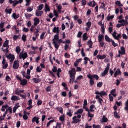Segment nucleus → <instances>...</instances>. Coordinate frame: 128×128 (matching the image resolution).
I'll return each instance as SVG.
<instances>
[{"instance_id":"nucleus-1","label":"nucleus","mask_w":128,"mask_h":128,"mask_svg":"<svg viewBox=\"0 0 128 128\" xmlns=\"http://www.w3.org/2000/svg\"><path fill=\"white\" fill-rule=\"evenodd\" d=\"M87 78H90V84L92 86H93V84H94V78H95L96 80L100 78V77H98V74H90V73H89L87 75Z\"/></svg>"},{"instance_id":"nucleus-2","label":"nucleus","mask_w":128,"mask_h":128,"mask_svg":"<svg viewBox=\"0 0 128 128\" xmlns=\"http://www.w3.org/2000/svg\"><path fill=\"white\" fill-rule=\"evenodd\" d=\"M59 36L60 34H56L54 35V38L52 39V44L54 45V48H56V50H58L60 48V45H58V42H56L58 40V39H60Z\"/></svg>"},{"instance_id":"nucleus-3","label":"nucleus","mask_w":128,"mask_h":128,"mask_svg":"<svg viewBox=\"0 0 128 128\" xmlns=\"http://www.w3.org/2000/svg\"><path fill=\"white\" fill-rule=\"evenodd\" d=\"M110 63H108L107 64L106 68L104 69V71L102 72L100 74V76L102 78H104V76H106L108 74V70H110Z\"/></svg>"},{"instance_id":"nucleus-4","label":"nucleus","mask_w":128,"mask_h":128,"mask_svg":"<svg viewBox=\"0 0 128 128\" xmlns=\"http://www.w3.org/2000/svg\"><path fill=\"white\" fill-rule=\"evenodd\" d=\"M116 34H118V33H116V31H114L112 34L113 38H114L115 40H118L120 38H122V34H118L117 36Z\"/></svg>"},{"instance_id":"nucleus-5","label":"nucleus","mask_w":128,"mask_h":128,"mask_svg":"<svg viewBox=\"0 0 128 128\" xmlns=\"http://www.w3.org/2000/svg\"><path fill=\"white\" fill-rule=\"evenodd\" d=\"M95 94H99L100 96H108V94L104 90H102L100 92L98 91H96L95 92Z\"/></svg>"},{"instance_id":"nucleus-6","label":"nucleus","mask_w":128,"mask_h":128,"mask_svg":"<svg viewBox=\"0 0 128 128\" xmlns=\"http://www.w3.org/2000/svg\"><path fill=\"white\" fill-rule=\"evenodd\" d=\"M26 58H28V53L26 52L20 53L19 55V58H20V60H22H22H26Z\"/></svg>"},{"instance_id":"nucleus-7","label":"nucleus","mask_w":128,"mask_h":128,"mask_svg":"<svg viewBox=\"0 0 128 128\" xmlns=\"http://www.w3.org/2000/svg\"><path fill=\"white\" fill-rule=\"evenodd\" d=\"M19 61L18 60H15L14 62V64H13V68L14 70H18V66H20V64H19Z\"/></svg>"},{"instance_id":"nucleus-8","label":"nucleus","mask_w":128,"mask_h":128,"mask_svg":"<svg viewBox=\"0 0 128 128\" xmlns=\"http://www.w3.org/2000/svg\"><path fill=\"white\" fill-rule=\"evenodd\" d=\"M2 68H6L8 66V62H6V58H4L2 61Z\"/></svg>"},{"instance_id":"nucleus-9","label":"nucleus","mask_w":128,"mask_h":128,"mask_svg":"<svg viewBox=\"0 0 128 128\" xmlns=\"http://www.w3.org/2000/svg\"><path fill=\"white\" fill-rule=\"evenodd\" d=\"M118 52L120 54H122V56H124V54H126V48L124 47L121 46L120 50H119Z\"/></svg>"},{"instance_id":"nucleus-10","label":"nucleus","mask_w":128,"mask_h":128,"mask_svg":"<svg viewBox=\"0 0 128 128\" xmlns=\"http://www.w3.org/2000/svg\"><path fill=\"white\" fill-rule=\"evenodd\" d=\"M32 122H36L37 124H40V118L38 117L34 116L32 120Z\"/></svg>"},{"instance_id":"nucleus-11","label":"nucleus","mask_w":128,"mask_h":128,"mask_svg":"<svg viewBox=\"0 0 128 128\" xmlns=\"http://www.w3.org/2000/svg\"><path fill=\"white\" fill-rule=\"evenodd\" d=\"M72 124H78V122H80V120L77 118H76V116H74L72 118Z\"/></svg>"},{"instance_id":"nucleus-12","label":"nucleus","mask_w":128,"mask_h":128,"mask_svg":"<svg viewBox=\"0 0 128 128\" xmlns=\"http://www.w3.org/2000/svg\"><path fill=\"white\" fill-rule=\"evenodd\" d=\"M70 84H72L74 82V80H76V76H72V72H70Z\"/></svg>"},{"instance_id":"nucleus-13","label":"nucleus","mask_w":128,"mask_h":128,"mask_svg":"<svg viewBox=\"0 0 128 128\" xmlns=\"http://www.w3.org/2000/svg\"><path fill=\"white\" fill-rule=\"evenodd\" d=\"M96 100H98V102L100 104H102V102H104V100H102V98H100V96L96 95Z\"/></svg>"},{"instance_id":"nucleus-14","label":"nucleus","mask_w":128,"mask_h":128,"mask_svg":"<svg viewBox=\"0 0 128 128\" xmlns=\"http://www.w3.org/2000/svg\"><path fill=\"white\" fill-rule=\"evenodd\" d=\"M12 9L9 8L8 6H7L5 9V12L6 14H12Z\"/></svg>"},{"instance_id":"nucleus-15","label":"nucleus","mask_w":128,"mask_h":128,"mask_svg":"<svg viewBox=\"0 0 128 128\" xmlns=\"http://www.w3.org/2000/svg\"><path fill=\"white\" fill-rule=\"evenodd\" d=\"M53 32L56 34H60V27H54L53 30Z\"/></svg>"},{"instance_id":"nucleus-16","label":"nucleus","mask_w":128,"mask_h":128,"mask_svg":"<svg viewBox=\"0 0 128 128\" xmlns=\"http://www.w3.org/2000/svg\"><path fill=\"white\" fill-rule=\"evenodd\" d=\"M34 26H38L40 24V18H38L36 17L34 19Z\"/></svg>"},{"instance_id":"nucleus-17","label":"nucleus","mask_w":128,"mask_h":128,"mask_svg":"<svg viewBox=\"0 0 128 128\" xmlns=\"http://www.w3.org/2000/svg\"><path fill=\"white\" fill-rule=\"evenodd\" d=\"M70 72H71V75L72 76H75L76 74V68H72L71 70H69L68 71L69 74H70Z\"/></svg>"},{"instance_id":"nucleus-18","label":"nucleus","mask_w":128,"mask_h":128,"mask_svg":"<svg viewBox=\"0 0 128 128\" xmlns=\"http://www.w3.org/2000/svg\"><path fill=\"white\" fill-rule=\"evenodd\" d=\"M122 72L120 71V68L117 69V70L116 71V72L114 74V78H116V76L121 74Z\"/></svg>"},{"instance_id":"nucleus-19","label":"nucleus","mask_w":128,"mask_h":128,"mask_svg":"<svg viewBox=\"0 0 128 128\" xmlns=\"http://www.w3.org/2000/svg\"><path fill=\"white\" fill-rule=\"evenodd\" d=\"M20 103L18 102L16 104L15 106L13 108V112L14 114L16 112V110L18 108H20V106H19Z\"/></svg>"},{"instance_id":"nucleus-20","label":"nucleus","mask_w":128,"mask_h":128,"mask_svg":"<svg viewBox=\"0 0 128 128\" xmlns=\"http://www.w3.org/2000/svg\"><path fill=\"white\" fill-rule=\"evenodd\" d=\"M74 112V110L72 109H69L68 112H66V115L68 116L70 118H72V114Z\"/></svg>"},{"instance_id":"nucleus-21","label":"nucleus","mask_w":128,"mask_h":128,"mask_svg":"<svg viewBox=\"0 0 128 128\" xmlns=\"http://www.w3.org/2000/svg\"><path fill=\"white\" fill-rule=\"evenodd\" d=\"M42 14H44V12L42 10H36V16H41L42 15Z\"/></svg>"},{"instance_id":"nucleus-22","label":"nucleus","mask_w":128,"mask_h":128,"mask_svg":"<svg viewBox=\"0 0 128 128\" xmlns=\"http://www.w3.org/2000/svg\"><path fill=\"white\" fill-rule=\"evenodd\" d=\"M96 58H97L98 60H104V58H106V56L104 54L103 56L98 54Z\"/></svg>"},{"instance_id":"nucleus-23","label":"nucleus","mask_w":128,"mask_h":128,"mask_svg":"<svg viewBox=\"0 0 128 128\" xmlns=\"http://www.w3.org/2000/svg\"><path fill=\"white\" fill-rule=\"evenodd\" d=\"M9 42H10V41L8 40H6L4 41V42L2 48H6V46H10V45H8Z\"/></svg>"},{"instance_id":"nucleus-24","label":"nucleus","mask_w":128,"mask_h":128,"mask_svg":"<svg viewBox=\"0 0 128 128\" xmlns=\"http://www.w3.org/2000/svg\"><path fill=\"white\" fill-rule=\"evenodd\" d=\"M20 82V84L21 86H26V84H28V80L26 79H23Z\"/></svg>"},{"instance_id":"nucleus-25","label":"nucleus","mask_w":128,"mask_h":128,"mask_svg":"<svg viewBox=\"0 0 128 128\" xmlns=\"http://www.w3.org/2000/svg\"><path fill=\"white\" fill-rule=\"evenodd\" d=\"M12 16L14 18V20H17L20 18V14H17L16 12L12 14Z\"/></svg>"},{"instance_id":"nucleus-26","label":"nucleus","mask_w":128,"mask_h":128,"mask_svg":"<svg viewBox=\"0 0 128 128\" xmlns=\"http://www.w3.org/2000/svg\"><path fill=\"white\" fill-rule=\"evenodd\" d=\"M59 120L60 122H64L66 120V116L64 114L61 115V116H60Z\"/></svg>"},{"instance_id":"nucleus-27","label":"nucleus","mask_w":128,"mask_h":128,"mask_svg":"<svg viewBox=\"0 0 128 128\" xmlns=\"http://www.w3.org/2000/svg\"><path fill=\"white\" fill-rule=\"evenodd\" d=\"M92 41V40H88V45L89 46L90 48H92V44H93Z\"/></svg>"},{"instance_id":"nucleus-28","label":"nucleus","mask_w":128,"mask_h":128,"mask_svg":"<svg viewBox=\"0 0 128 128\" xmlns=\"http://www.w3.org/2000/svg\"><path fill=\"white\" fill-rule=\"evenodd\" d=\"M104 36L102 34H100L98 36V42H101L104 40Z\"/></svg>"},{"instance_id":"nucleus-29","label":"nucleus","mask_w":128,"mask_h":128,"mask_svg":"<svg viewBox=\"0 0 128 128\" xmlns=\"http://www.w3.org/2000/svg\"><path fill=\"white\" fill-rule=\"evenodd\" d=\"M11 100H20V98H18V96H13L11 98H10Z\"/></svg>"},{"instance_id":"nucleus-30","label":"nucleus","mask_w":128,"mask_h":128,"mask_svg":"<svg viewBox=\"0 0 128 128\" xmlns=\"http://www.w3.org/2000/svg\"><path fill=\"white\" fill-rule=\"evenodd\" d=\"M118 22H122V24H124V26H126H126L128 25V20H124V19L122 20H120L118 21Z\"/></svg>"},{"instance_id":"nucleus-31","label":"nucleus","mask_w":128,"mask_h":128,"mask_svg":"<svg viewBox=\"0 0 128 128\" xmlns=\"http://www.w3.org/2000/svg\"><path fill=\"white\" fill-rule=\"evenodd\" d=\"M56 110H57L60 114H64V109H62V107H57Z\"/></svg>"},{"instance_id":"nucleus-32","label":"nucleus","mask_w":128,"mask_h":128,"mask_svg":"<svg viewBox=\"0 0 128 128\" xmlns=\"http://www.w3.org/2000/svg\"><path fill=\"white\" fill-rule=\"evenodd\" d=\"M8 60H12V58H14V54H9L8 55L6 56Z\"/></svg>"},{"instance_id":"nucleus-33","label":"nucleus","mask_w":128,"mask_h":128,"mask_svg":"<svg viewBox=\"0 0 128 128\" xmlns=\"http://www.w3.org/2000/svg\"><path fill=\"white\" fill-rule=\"evenodd\" d=\"M82 112H84V110H82V108L80 109H78L77 112H74V114H82Z\"/></svg>"},{"instance_id":"nucleus-34","label":"nucleus","mask_w":128,"mask_h":128,"mask_svg":"<svg viewBox=\"0 0 128 128\" xmlns=\"http://www.w3.org/2000/svg\"><path fill=\"white\" fill-rule=\"evenodd\" d=\"M56 72L58 78H60V72H62V69L60 68H58Z\"/></svg>"},{"instance_id":"nucleus-35","label":"nucleus","mask_w":128,"mask_h":128,"mask_svg":"<svg viewBox=\"0 0 128 128\" xmlns=\"http://www.w3.org/2000/svg\"><path fill=\"white\" fill-rule=\"evenodd\" d=\"M50 6L48 5V4H45V12H50Z\"/></svg>"},{"instance_id":"nucleus-36","label":"nucleus","mask_w":128,"mask_h":128,"mask_svg":"<svg viewBox=\"0 0 128 128\" xmlns=\"http://www.w3.org/2000/svg\"><path fill=\"white\" fill-rule=\"evenodd\" d=\"M24 16L26 18H32V14H29L28 13H24Z\"/></svg>"},{"instance_id":"nucleus-37","label":"nucleus","mask_w":128,"mask_h":128,"mask_svg":"<svg viewBox=\"0 0 128 128\" xmlns=\"http://www.w3.org/2000/svg\"><path fill=\"white\" fill-rule=\"evenodd\" d=\"M108 119L106 117V116H103L102 118V122H108Z\"/></svg>"},{"instance_id":"nucleus-38","label":"nucleus","mask_w":128,"mask_h":128,"mask_svg":"<svg viewBox=\"0 0 128 128\" xmlns=\"http://www.w3.org/2000/svg\"><path fill=\"white\" fill-rule=\"evenodd\" d=\"M88 36V33L86 32L84 33L83 34V40H86L88 38V36Z\"/></svg>"},{"instance_id":"nucleus-39","label":"nucleus","mask_w":128,"mask_h":128,"mask_svg":"<svg viewBox=\"0 0 128 128\" xmlns=\"http://www.w3.org/2000/svg\"><path fill=\"white\" fill-rule=\"evenodd\" d=\"M105 40L108 42H112V39H110L108 35H105Z\"/></svg>"},{"instance_id":"nucleus-40","label":"nucleus","mask_w":128,"mask_h":128,"mask_svg":"<svg viewBox=\"0 0 128 128\" xmlns=\"http://www.w3.org/2000/svg\"><path fill=\"white\" fill-rule=\"evenodd\" d=\"M80 2L82 6H84L86 5V0H81Z\"/></svg>"},{"instance_id":"nucleus-41","label":"nucleus","mask_w":128,"mask_h":128,"mask_svg":"<svg viewBox=\"0 0 128 128\" xmlns=\"http://www.w3.org/2000/svg\"><path fill=\"white\" fill-rule=\"evenodd\" d=\"M114 116L116 118H120V116L118 115V112H114Z\"/></svg>"},{"instance_id":"nucleus-42","label":"nucleus","mask_w":128,"mask_h":128,"mask_svg":"<svg viewBox=\"0 0 128 128\" xmlns=\"http://www.w3.org/2000/svg\"><path fill=\"white\" fill-rule=\"evenodd\" d=\"M120 24H118L116 25V28H120L121 26H124V23H122V22H119Z\"/></svg>"},{"instance_id":"nucleus-43","label":"nucleus","mask_w":128,"mask_h":128,"mask_svg":"<svg viewBox=\"0 0 128 128\" xmlns=\"http://www.w3.org/2000/svg\"><path fill=\"white\" fill-rule=\"evenodd\" d=\"M34 10V7L33 6H31V7H28V8H26V10L28 12H32V10Z\"/></svg>"},{"instance_id":"nucleus-44","label":"nucleus","mask_w":128,"mask_h":128,"mask_svg":"<svg viewBox=\"0 0 128 128\" xmlns=\"http://www.w3.org/2000/svg\"><path fill=\"white\" fill-rule=\"evenodd\" d=\"M114 18V15L108 16H107V20H108V22H110V20H112V18Z\"/></svg>"},{"instance_id":"nucleus-45","label":"nucleus","mask_w":128,"mask_h":128,"mask_svg":"<svg viewBox=\"0 0 128 128\" xmlns=\"http://www.w3.org/2000/svg\"><path fill=\"white\" fill-rule=\"evenodd\" d=\"M6 48V49H4V48H2V52H8V48H10V46H7Z\"/></svg>"},{"instance_id":"nucleus-46","label":"nucleus","mask_w":128,"mask_h":128,"mask_svg":"<svg viewBox=\"0 0 128 128\" xmlns=\"http://www.w3.org/2000/svg\"><path fill=\"white\" fill-rule=\"evenodd\" d=\"M16 52L18 54H20V46H18L16 48Z\"/></svg>"},{"instance_id":"nucleus-47","label":"nucleus","mask_w":128,"mask_h":128,"mask_svg":"<svg viewBox=\"0 0 128 128\" xmlns=\"http://www.w3.org/2000/svg\"><path fill=\"white\" fill-rule=\"evenodd\" d=\"M115 4H116L118 6H120V7L122 6V4L120 3V1L117 0Z\"/></svg>"},{"instance_id":"nucleus-48","label":"nucleus","mask_w":128,"mask_h":128,"mask_svg":"<svg viewBox=\"0 0 128 128\" xmlns=\"http://www.w3.org/2000/svg\"><path fill=\"white\" fill-rule=\"evenodd\" d=\"M111 42H112V45L113 46H114V48H116V46H118V44L115 43L114 41V40H112V39H111Z\"/></svg>"},{"instance_id":"nucleus-49","label":"nucleus","mask_w":128,"mask_h":128,"mask_svg":"<svg viewBox=\"0 0 128 128\" xmlns=\"http://www.w3.org/2000/svg\"><path fill=\"white\" fill-rule=\"evenodd\" d=\"M28 66H30V63L28 62H26L24 64L23 66L24 68H28Z\"/></svg>"},{"instance_id":"nucleus-50","label":"nucleus","mask_w":128,"mask_h":128,"mask_svg":"<svg viewBox=\"0 0 128 128\" xmlns=\"http://www.w3.org/2000/svg\"><path fill=\"white\" fill-rule=\"evenodd\" d=\"M44 8V4H40L39 6H38V10H42Z\"/></svg>"},{"instance_id":"nucleus-51","label":"nucleus","mask_w":128,"mask_h":128,"mask_svg":"<svg viewBox=\"0 0 128 128\" xmlns=\"http://www.w3.org/2000/svg\"><path fill=\"white\" fill-rule=\"evenodd\" d=\"M58 42V44L60 46V44L62 43V44H64V42H62V39H58V40H57Z\"/></svg>"},{"instance_id":"nucleus-52","label":"nucleus","mask_w":128,"mask_h":128,"mask_svg":"<svg viewBox=\"0 0 128 128\" xmlns=\"http://www.w3.org/2000/svg\"><path fill=\"white\" fill-rule=\"evenodd\" d=\"M59 12H61V10L62 8V6L61 4H59L58 6H56Z\"/></svg>"},{"instance_id":"nucleus-53","label":"nucleus","mask_w":128,"mask_h":128,"mask_svg":"<svg viewBox=\"0 0 128 128\" xmlns=\"http://www.w3.org/2000/svg\"><path fill=\"white\" fill-rule=\"evenodd\" d=\"M4 28V22L2 21L0 23V28Z\"/></svg>"},{"instance_id":"nucleus-54","label":"nucleus","mask_w":128,"mask_h":128,"mask_svg":"<svg viewBox=\"0 0 128 128\" xmlns=\"http://www.w3.org/2000/svg\"><path fill=\"white\" fill-rule=\"evenodd\" d=\"M36 70L37 72H42V68H40V66H38L36 68Z\"/></svg>"},{"instance_id":"nucleus-55","label":"nucleus","mask_w":128,"mask_h":128,"mask_svg":"<svg viewBox=\"0 0 128 128\" xmlns=\"http://www.w3.org/2000/svg\"><path fill=\"white\" fill-rule=\"evenodd\" d=\"M22 40L23 42H26V36L23 34L22 37Z\"/></svg>"},{"instance_id":"nucleus-56","label":"nucleus","mask_w":128,"mask_h":128,"mask_svg":"<svg viewBox=\"0 0 128 128\" xmlns=\"http://www.w3.org/2000/svg\"><path fill=\"white\" fill-rule=\"evenodd\" d=\"M52 72H58V68L56 66H54L52 69Z\"/></svg>"},{"instance_id":"nucleus-57","label":"nucleus","mask_w":128,"mask_h":128,"mask_svg":"<svg viewBox=\"0 0 128 128\" xmlns=\"http://www.w3.org/2000/svg\"><path fill=\"white\" fill-rule=\"evenodd\" d=\"M86 26H88V28H90V26H92V22H88L87 23H86Z\"/></svg>"},{"instance_id":"nucleus-58","label":"nucleus","mask_w":128,"mask_h":128,"mask_svg":"<svg viewBox=\"0 0 128 128\" xmlns=\"http://www.w3.org/2000/svg\"><path fill=\"white\" fill-rule=\"evenodd\" d=\"M20 4L19 2H18V0H16V2H14V4H12V6H14V8L15 6H16V5L17 4Z\"/></svg>"},{"instance_id":"nucleus-59","label":"nucleus","mask_w":128,"mask_h":128,"mask_svg":"<svg viewBox=\"0 0 128 128\" xmlns=\"http://www.w3.org/2000/svg\"><path fill=\"white\" fill-rule=\"evenodd\" d=\"M62 124L60 123L57 122L55 128H62Z\"/></svg>"},{"instance_id":"nucleus-60","label":"nucleus","mask_w":128,"mask_h":128,"mask_svg":"<svg viewBox=\"0 0 128 128\" xmlns=\"http://www.w3.org/2000/svg\"><path fill=\"white\" fill-rule=\"evenodd\" d=\"M102 82H99L97 84L98 88H102Z\"/></svg>"},{"instance_id":"nucleus-61","label":"nucleus","mask_w":128,"mask_h":128,"mask_svg":"<svg viewBox=\"0 0 128 128\" xmlns=\"http://www.w3.org/2000/svg\"><path fill=\"white\" fill-rule=\"evenodd\" d=\"M82 32H78L77 34V38H82Z\"/></svg>"},{"instance_id":"nucleus-62","label":"nucleus","mask_w":128,"mask_h":128,"mask_svg":"<svg viewBox=\"0 0 128 128\" xmlns=\"http://www.w3.org/2000/svg\"><path fill=\"white\" fill-rule=\"evenodd\" d=\"M50 88H52V86H48L46 88V92H48L50 91Z\"/></svg>"},{"instance_id":"nucleus-63","label":"nucleus","mask_w":128,"mask_h":128,"mask_svg":"<svg viewBox=\"0 0 128 128\" xmlns=\"http://www.w3.org/2000/svg\"><path fill=\"white\" fill-rule=\"evenodd\" d=\"M122 38H124V40H128V36H126V34H122Z\"/></svg>"},{"instance_id":"nucleus-64","label":"nucleus","mask_w":128,"mask_h":128,"mask_svg":"<svg viewBox=\"0 0 128 128\" xmlns=\"http://www.w3.org/2000/svg\"><path fill=\"white\" fill-rule=\"evenodd\" d=\"M85 128H92V126H88V123H86L85 124Z\"/></svg>"}]
</instances>
